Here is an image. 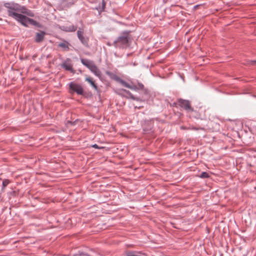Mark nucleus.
I'll return each mask as SVG.
<instances>
[{
    "label": "nucleus",
    "mask_w": 256,
    "mask_h": 256,
    "mask_svg": "<svg viewBox=\"0 0 256 256\" xmlns=\"http://www.w3.org/2000/svg\"><path fill=\"white\" fill-rule=\"evenodd\" d=\"M130 31L124 30L122 32L120 36L114 41L113 46L115 48H126L130 45L131 37L130 35Z\"/></svg>",
    "instance_id": "f257e3e1"
},
{
    "label": "nucleus",
    "mask_w": 256,
    "mask_h": 256,
    "mask_svg": "<svg viewBox=\"0 0 256 256\" xmlns=\"http://www.w3.org/2000/svg\"><path fill=\"white\" fill-rule=\"evenodd\" d=\"M4 6L8 8V14L10 17L16 20V17L12 15V14H19L16 12H20L23 14H25L28 9H26L24 6H22L18 4L15 3L14 2H4Z\"/></svg>",
    "instance_id": "f03ea898"
},
{
    "label": "nucleus",
    "mask_w": 256,
    "mask_h": 256,
    "mask_svg": "<svg viewBox=\"0 0 256 256\" xmlns=\"http://www.w3.org/2000/svg\"><path fill=\"white\" fill-rule=\"evenodd\" d=\"M12 15L16 17V20H17L18 22L20 23L22 25L24 26H28V24H30L31 25L36 26L39 28H42V26L36 20L30 18L22 14H12Z\"/></svg>",
    "instance_id": "7ed1b4c3"
},
{
    "label": "nucleus",
    "mask_w": 256,
    "mask_h": 256,
    "mask_svg": "<svg viewBox=\"0 0 256 256\" xmlns=\"http://www.w3.org/2000/svg\"><path fill=\"white\" fill-rule=\"evenodd\" d=\"M68 91L71 94L76 92L79 95H84V91L82 86L74 82H72L68 84Z\"/></svg>",
    "instance_id": "20e7f679"
},
{
    "label": "nucleus",
    "mask_w": 256,
    "mask_h": 256,
    "mask_svg": "<svg viewBox=\"0 0 256 256\" xmlns=\"http://www.w3.org/2000/svg\"><path fill=\"white\" fill-rule=\"evenodd\" d=\"M60 66L66 70L70 71L72 74L75 73V70L73 69L72 68L73 64H72V60L70 58H66L64 60Z\"/></svg>",
    "instance_id": "39448f33"
},
{
    "label": "nucleus",
    "mask_w": 256,
    "mask_h": 256,
    "mask_svg": "<svg viewBox=\"0 0 256 256\" xmlns=\"http://www.w3.org/2000/svg\"><path fill=\"white\" fill-rule=\"evenodd\" d=\"M178 104L180 107L186 111L192 112L194 110L190 101L188 100L180 98L178 100Z\"/></svg>",
    "instance_id": "423d86ee"
},
{
    "label": "nucleus",
    "mask_w": 256,
    "mask_h": 256,
    "mask_svg": "<svg viewBox=\"0 0 256 256\" xmlns=\"http://www.w3.org/2000/svg\"><path fill=\"white\" fill-rule=\"evenodd\" d=\"M77 36L82 44L86 47H88V38L84 36V29L80 28L77 31Z\"/></svg>",
    "instance_id": "0eeeda50"
},
{
    "label": "nucleus",
    "mask_w": 256,
    "mask_h": 256,
    "mask_svg": "<svg viewBox=\"0 0 256 256\" xmlns=\"http://www.w3.org/2000/svg\"><path fill=\"white\" fill-rule=\"evenodd\" d=\"M46 33L44 30H39L38 32L36 33V36L34 38V40L36 43L42 42L44 39Z\"/></svg>",
    "instance_id": "6e6552de"
},
{
    "label": "nucleus",
    "mask_w": 256,
    "mask_h": 256,
    "mask_svg": "<svg viewBox=\"0 0 256 256\" xmlns=\"http://www.w3.org/2000/svg\"><path fill=\"white\" fill-rule=\"evenodd\" d=\"M61 30L66 32H74L77 30V26L74 24L64 26L61 27Z\"/></svg>",
    "instance_id": "1a4fd4ad"
},
{
    "label": "nucleus",
    "mask_w": 256,
    "mask_h": 256,
    "mask_svg": "<svg viewBox=\"0 0 256 256\" xmlns=\"http://www.w3.org/2000/svg\"><path fill=\"white\" fill-rule=\"evenodd\" d=\"M89 70L94 74L96 76L100 78L101 76V72L98 68L94 64L90 68Z\"/></svg>",
    "instance_id": "9d476101"
},
{
    "label": "nucleus",
    "mask_w": 256,
    "mask_h": 256,
    "mask_svg": "<svg viewBox=\"0 0 256 256\" xmlns=\"http://www.w3.org/2000/svg\"><path fill=\"white\" fill-rule=\"evenodd\" d=\"M122 90L128 96V98L130 99L138 102L143 101V100L140 98L136 97L133 95L129 90L124 89H122Z\"/></svg>",
    "instance_id": "9b49d317"
},
{
    "label": "nucleus",
    "mask_w": 256,
    "mask_h": 256,
    "mask_svg": "<svg viewBox=\"0 0 256 256\" xmlns=\"http://www.w3.org/2000/svg\"><path fill=\"white\" fill-rule=\"evenodd\" d=\"M122 90L128 96V98L130 99L138 102L143 101V100L140 98L136 97L133 95L129 90L124 89H122Z\"/></svg>",
    "instance_id": "f8f14e48"
},
{
    "label": "nucleus",
    "mask_w": 256,
    "mask_h": 256,
    "mask_svg": "<svg viewBox=\"0 0 256 256\" xmlns=\"http://www.w3.org/2000/svg\"><path fill=\"white\" fill-rule=\"evenodd\" d=\"M80 61L82 64H84L88 69L93 65V64H94V62L92 60L88 59L81 58Z\"/></svg>",
    "instance_id": "ddd939ff"
},
{
    "label": "nucleus",
    "mask_w": 256,
    "mask_h": 256,
    "mask_svg": "<svg viewBox=\"0 0 256 256\" xmlns=\"http://www.w3.org/2000/svg\"><path fill=\"white\" fill-rule=\"evenodd\" d=\"M85 80L89 82L92 86L96 90H98V88L96 84L95 83L93 79L90 77H87L86 78Z\"/></svg>",
    "instance_id": "4468645a"
},
{
    "label": "nucleus",
    "mask_w": 256,
    "mask_h": 256,
    "mask_svg": "<svg viewBox=\"0 0 256 256\" xmlns=\"http://www.w3.org/2000/svg\"><path fill=\"white\" fill-rule=\"evenodd\" d=\"M69 43L67 41H64L63 42H60L58 44L59 47L63 48L64 50H69Z\"/></svg>",
    "instance_id": "2eb2a0df"
},
{
    "label": "nucleus",
    "mask_w": 256,
    "mask_h": 256,
    "mask_svg": "<svg viewBox=\"0 0 256 256\" xmlns=\"http://www.w3.org/2000/svg\"><path fill=\"white\" fill-rule=\"evenodd\" d=\"M106 2L105 0H102L101 3L100 4L99 6L97 8V10L100 12H102L106 8Z\"/></svg>",
    "instance_id": "dca6fc26"
},
{
    "label": "nucleus",
    "mask_w": 256,
    "mask_h": 256,
    "mask_svg": "<svg viewBox=\"0 0 256 256\" xmlns=\"http://www.w3.org/2000/svg\"><path fill=\"white\" fill-rule=\"evenodd\" d=\"M106 75L109 76L110 78H112L113 80H115L117 81L118 78H119L118 76L116 74H114L113 72H110V71H106Z\"/></svg>",
    "instance_id": "f3484780"
},
{
    "label": "nucleus",
    "mask_w": 256,
    "mask_h": 256,
    "mask_svg": "<svg viewBox=\"0 0 256 256\" xmlns=\"http://www.w3.org/2000/svg\"><path fill=\"white\" fill-rule=\"evenodd\" d=\"M117 82H120L122 86L127 88H128L130 87V84H128V82H126L125 80H124L120 78H119L117 80Z\"/></svg>",
    "instance_id": "a211bd4d"
},
{
    "label": "nucleus",
    "mask_w": 256,
    "mask_h": 256,
    "mask_svg": "<svg viewBox=\"0 0 256 256\" xmlns=\"http://www.w3.org/2000/svg\"><path fill=\"white\" fill-rule=\"evenodd\" d=\"M138 87V90H144L145 94H148V90L147 89H144V86L140 82H138V86H136Z\"/></svg>",
    "instance_id": "6ab92c4d"
},
{
    "label": "nucleus",
    "mask_w": 256,
    "mask_h": 256,
    "mask_svg": "<svg viewBox=\"0 0 256 256\" xmlns=\"http://www.w3.org/2000/svg\"><path fill=\"white\" fill-rule=\"evenodd\" d=\"M199 176L200 178H209L210 175L207 172H204L200 174V175Z\"/></svg>",
    "instance_id": "aec40b11"
},
{
    "label": "nucleus",
    "mask_w": 256,
    "mask_h": 256,
    "mask_svg": "<svg viewBox=\"0 0 256 256\" xmlns=\"http://www.w3.org/2000/svg\"><path fill=\"white\" fill-rule=\"evenodd\" d=\"M10 181L8 180H4L2 181V188L4 189L8 184Z\"/></svg>",
    "instance_id": "412c9836"
},
{
    "label": "nucleus",
    "mask_w": 256,
    "mask_h": 256,
    "mask_svg": "<svg viewBox=\"0 0 256 256\" xmlns=\"http://www.w3.org/2000/svg\"><path fill=\"white\" fill-rule=\"evenodd\" d=\"M128 88H130L132 90H136V91L138 90V87L136 85L132 86L130 84Z\"/></svg>",
    "instance_id": "4be33fe9"
},
{
    "label": "nucleus",
    "mask_w": 256,
    "mask_h": 256,
    "mask_svg": "<svg viewBox=\"0 0 256 256\" xmlns=\"http://www.w3.org/2000/svg\"><path fill=\"white\" fill-rule=\"evenodd\" d=\"M26 12L24 14H26L28 16H34V13L32 11H30V10H27Z\"/></svg>",
    "instance_id": "5701e85b"
},
{
    "label": "nucleus",
    "mask_w": 256,
    "mask_h": 256,
    "mask_svg": "<svg viewBox=\"0 0 256 256\" xmlns=\"http://www.w3.org/2000/svg\"><path fill=\"white\" fill-rule=\"evenodd\" d=\"M92 148H96V149H100V148L99 147V146L96 144H94L93 145H92Z\"/></svg>",
    "instance_id": "b1692460"
},
{
    "label": "nucleus",
    "mask_w": 256,
    "mask_h": 256,
    "mask_svg": "<svg viewBox=\"0 0 256 256\" xmlns=\"http://www.w3.org/2000/svg\"><path fill=\"white\" fill-rule=\"evenodd\" d=\"M250 63L252 64H256V60H251Z\"/></svg>",
    "instance_id": "393cba45"
},
{
    "label": "nucleus",
    "mask_w": 256,
    "mask_h": 256,
    "mask_svg": "<svg viewBox=\"0 0 256 256\" xmlns=\"http://www.w3.org/2000/svg\"><path fill=\"white\" fill-rule=\"evenodd\" d=\"M80 256H88L86 254H80Z\"/></svg>",
    "instance_id": "a878e982"
},
{
    "label": "nucleus",
    "mask_w": 256,
    "mask_h": 256,
    "mask_svg": "<svg viewBox=\"0 0 256 256\" xmlns=\"http://www.w3.org/2000/svg\"><path fill=\"white\" fill-rule=\"evenodd\" d=\"M68 122L72 124H74V122Z\"/></svg>",
    "instance_id": "bb28decb"
},
{
    "label": "nucleus",
    "mask_w": 256,
    "mask_h": 256,
    "mask_svg": "<svg viewBox=\"0 0 256 256\" xmlns=\"http://www.w3.org/2000/svg\"><path fill=\"white\" fill-rule=\"evenodd\" d=\"M144 130L145 131V132H147V131H148V130H146L145 128H144Z\"/></svg>",
    "instance_id": "cd10ccee"
}]
</instances>
